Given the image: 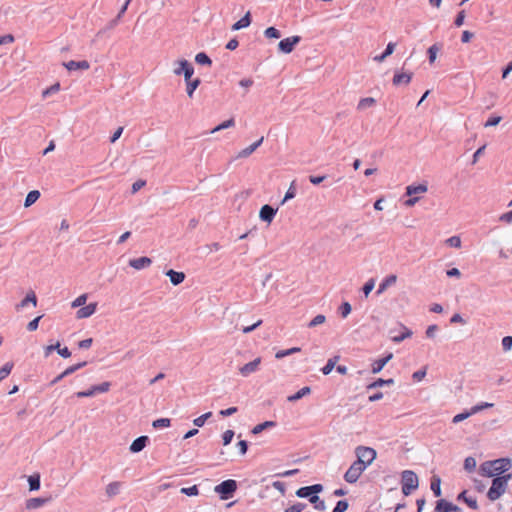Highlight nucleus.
I'll return each instance as SVG.
<instances>
[{
  "label": "nucleus",
  "mask_w": 512,
  "mask_h": 512,
  "mask_svg": "<svg viewBox=\"0 0 512 512\" xmlns=\"http://www.w3.org/2000/svg\"><path fill=\"white\" fill-rule=\"evenodd\" d=\"M40 197V192L38 190H32L30 191L24 202L25 207H30L32 204H34Z\"/></svg>",
  "instance_id": "cd10ccee"
},
{
  "label": "nucleus",
  "mask_w": 512,
  "mask_h": 512,
  "mask_svg": "<svg viewBox=\"0 0 512 512\" xmlns=\"http://www.w3.org/2000/svg\"><path fill=\"white\" fill-rule=\"evenodd\" d=\"M264 34L267 38H275V39H278L280 38L281 34L279 32L278 29H276L275 27H268L265 31H264Z\"/></svg>",
  "instance_id": "8fccbe9b"
},
{
  "label": "nucleus",
  "mask_w": 512,
  "mask_h": 512,
  "mask_svg": "<svg viewBox=\"0 0 512 512\" xmlns=\"http://www.w3.org/2000/svg\"><path fill=\"white\" fill-rule=\"evenodd\" d=\"M376 103V100L373 97H365L360 99L357 105L358 110H365L367 108H370L374 106Z\"/></svg>",
  "instance_id": "c85d7f7f"
},
{
  "label": "nucleus",
  "mask_w": 512,
  "mask_h": 512,
  "mask_svg": "<svg viewBox=\"0 0 512 512\" xmlns=\"http://www.w3.org/2000/svg\"><path fill=\"white\" fill-rule=\"evenodd\" d=\"M28 304H32L33 307L37 306V297L34 291H29L25 298L16 305V309L20 310L22 308H25Z\"/></svg>",
  "instance_id": "6ab92c4d"
},
{
  "label": "nucleus",
  "mask_w": 512,
  "mask_h": 512,
  "mask_svg": "<svg viewBox=\"0 0 512 512\" xmlns=\"http://www.w3.org/2000/svg\"><path fill=\"white\" fill-rule=\"evenodd\" d=\"M250 23H251L250 12H247L240 20H238L236 23L233 24L232 29L239 30L242 28H246L250 25Z\"/></svg>",
  "instance_id": "bb28decb"
},
{
  "label": "nucleus",
  "mask_w": 512,
  "mask_h": 512,
  "mask_svg": "<svg viewBox=\"0 0 512 512\" xmlns=\"http://www.w3.org/2000/svg\"><path fill=\"white\" fill-rule=\"evenodd\" d=\"M236 489L237 482L233 479H228L215 486L214 491L220 495L222 500H227L233 495Z\"/></svg>",
  "instance_id": "423d86ee"
},
{
  "label": "nucleus",
  "mask_w": 512,
  "mask_h": 512,
  "mask_svg": "<svg viewBox=\"0 0 512 512\" xmlns=\"http://www.w3.org/2000/svg\"><path fill=\"white\" fill-rule=\"evenodd\" d=\"M326 321V317L322 314H319L317 316H315L308 324V327L309 328H313V327H316L318 325H321L323 324L324 322Z\"/></svg>",
  "instance_id": "a18cd8bd"
},
{
  "label": "nucleus",
  "mask_w": 512,
  "mask_h": 512,
  "mask_svg": "<svg viewBox=\"0 0 512 512\" xmlns=\"http://www.w3.org/2000/svg\"><path fill=\"white\" fill-rule=\"evenodd\" d=\"M121 486L122 483L119 481L110 482L105 488L106 495L109 498L116 496L117 494H119Z\"/></svg>",
  "instance_id": "5701e85b"
},
{
  "label": "nucleus",
  "mask_w": 512,
  "mask_h": 512,
  "mask_svg": "<svg viewBox=\"0 0 512 512\" xmlns=\"http://www.w3.org/2000/svg\"><path fill=\"white\" fill-rule=\"evenodd\" d=\"M87 298V294H81L72 301L71 306L73 308L82 307L83 305H85Z\"/></svg>",
  "instance_id": "a19ab883"
},
{
  "label": "nucleus",
  "mask_w": 512,
  "mask_h": 512,
  "mask_svg": "<svg viewBox=\"0 0 512 512\" xmlns=\"http://www.w3.org/2000/svg\"><path fill=\"white\" fill-rule=\"evenodd\" d=\"M64 66L69 71L78 70V69L88 70L90 68V64L86 60H82V61L71 60L69 62L64 63Z\"/></svg>",
  "instance_id": "f3484780"
},
{
  "label": "nucleus",
  "mask_w": 512,
  "mask_h": 512,
  "mask_svg": "<svg viewBox=\"0 0 512 512\" xmlns=\"http://www.w3.org/2000/svg\"><path fill=\"white\" fill-rule=\"evenodd\" d=\"M310 392H311L310 387H307V386L303 387L297 393H295L294 395L289 396L288 400L290 402L297 401V400L301 399L302 397H304L305 395H308Z\"/></svg>",
  "instance_id": "2f4dec72"
},
{
  "label": "nucleus",
  "mask_w": 512,
  "mask_h": 512,
  "mask_svg": "<svg viewBox=\"0 0 512 512\" xmlns=\"http://www.w3.org/2000/svg\"><path fill=\"white\" fill-rule=\"evenodd\" d=\"M29 488L31 491L38 490L40 488V476L32 475L28 478Z\"/></svg>",
  "instance_id": "4c0bfd02"
},
{
  "label": "nucleus",
  "mask_w": 512,
  "mask_h": 512,
  "mask_svg": "<svg viewBox=\"0 0 512 512\" xmlns=\"http://www.w3.org/2000/svg\"><path fill=\"white\" fill-rule=\"evenodd\" d=\"M459 499H462L472 509H477V507H478L477 500L475 498H472V497H467L466 496V491H463L459 495Z\"/></svg>",
  "instance_id": "f704fd0d"
},
{
  "label": "nucleus",
  "mask_w": 512,
  "mask_h": 512,
  "mask_svg": "<svg viewBox=\"0 0 512 512\" xmlns=\"http://www.w3.org/2000/svg\"><path fill=\"white\" fill-rule=\"evenodd\" d=\"M166 275L169 277L173 285H179L185 279V274L183 272H177L172 269L168 270Z\"/></svg>",
  "instance_id": "b1692460"
},
{
  "label": "nucleus",
  "mask_w": 512,
  "mask_h": 512,
  "mask_svg": "<svg viewBox=\"0 0 512 512\" xmlns=\"http://www.w3.org/2000/svg\"><path fill=\"white\" fill-rule=\"evenodd\" d=\"M511 478V474L495 477L492 481L491 487L487 492L488 499L491 501H496L499 499L506 492L508 482Z\"/></svg>",
  "instance_id": "f03ea898"
},
{
  "label": "nucleus",
  "mask_w": 512,
  "mask_h": 512,
  "mask_svg": "<svg viewBox=\"0 0 512 512\" xmlns=\"http://www.w3.org/2000/svg\"><path fill=\"white\" fill-rule=\"evenodd\" d=\"M235 125V121L233 118H230L224 122H222L221 124H219L218 126H216L215 128H213L211 130V133H216L218 131H221L223 129H227V128H230V127H233Z\"/></svg>",
  "instance_id": "c9c22d12"
},
{
  "label": "nucleus",
  "mask_w": 512,
  "mask_h": 512,
  "mask_svg": "<svg viewBox=\"0 0 512 512\" xmlns=\"http://www.w3.org/2000/svg\"><path fill=\"white\" fill-rule=\"evenodd\" d=\"M295 196H296V182H295V180H293L290 183L288 190L286 191V194L282 200V204H284L286 201H288L290 199H293Z\"/></svg>",
  "instance_id": "473e14b6"
},
{
  "label": "nucleus",
  "mask_w": 512,
  "mask_h": 512,
  "mask_svg": "<svg viewBox=\"0 0 512 512\" xmlns=\"http://www.w3.org/2000/svg\"><path fill=\"white\" fill-rule=\"evenodd\" d=\"M323 489L321 484L301 487L296 491V495L301 498H310L313 494L321 492Z\"/></svg>",
  "instance_id": "9d476101"
},
{
  "label": "nucleus",
  "mask_w": 512,
  "mask_h": 512,
  "mask_svg": "<svg viewBox=\"0 0 512 512\" xmlns=\"http://www.w3.org/2000/svg\"><path fill=\"white\" fill-rule=\"evenodd\" d=\"M263 140H264V138L261 137L256 142H254L251 145H249L248 147L242 149L238 153L237 157L238 158H246V157L250 156L263 143Z\"/></svg>",
  "instance_id": "412c9836"
},
{
  "label": "nucleus",
  "mask_w": 512,
  "mask_h": 512,
  "mask_svg": "<svg viewBox=\"0 0 512 512\" xmlns=\"http://www.w3.org/2000/svg\"><path fill=\"white\" fill-rule=\"evenodd\" d=\"M151 263H152L151 258L146 257V256L131 259L129 261V265L136 270H141V269L147 268L151 265Z\"/></svg>",
  "instance_id": "4468645a"
},
{
  "label": "nucleus",
  "mask_w": 512,
  "mask_h": 512,
  "mask_svg": "<svg viewBox=\"0 0 512 512\" xmlns=\"http://www.w3.org/2000/svg\"><path fill=\"white\" fill-rule=\"evenodd\" d=\"M446 243L454 248H460L461 247V239L458 236H452L446 240Z\"/></svg>",
  "instance_id": "4d7b16f0"
},
{
  "label": "nucleus",
  "mask_w": 512,
  "mask_h": 512,
  "mask_svg": "<svg viewBox=\"0 0 512 512\" xmlns=\"http://www.w3.org/2000/svg\"><path fill=\"white\" fill-rule=\"evenodd\" d=\"M152 425L154 428H166L171 425V421L168 418H160L153 421Z\"/></svg>",
  "instance_id": "37998d69"
},
{
  "label": "nucleus",
  "mask_w": 512,
  "mask_h": 512,
  "mask_svg": "<svg viewBox=\"0 0 512 512\" xmlns=\"http://www.w3.org/2000/svg\"><path fill=\"white\" fill-rule=\"evenodd\" d=\"M261 362H262L261 357H257L253 361L240 367L239 373L243 377H248L249 375H251L252 373H255L259 369Z\"/></svg>",
  "instance_id": "1a4fd4ad"
},
{
  "label": "nucleus",
  "mask_w": 512,
  "mask_h": 512,
  "mask_svg": "<svg viewBox=\"0 0 512 512\" xmlns=\"http://www.w3.org/2000/svg\"><path fill=\"white\" fill-rule=\"evenodd\" d=\"M339 356H334L330 359H328L326 365L321 369L322 370V373L324 375H328L331 373V371L334 369L335 365L337 364V362L339 361Z\"/></svg>",
  "instance_id": "c756f323"
},
{
  "label": "nucleus",
  "mask_w": 512,
  "mask_h": 512,
  "mask_svg": "<svg viewBox=\"0 0 512 512\" xmlns=\"http://www.w3.org/2000/svg\"><path fill=\"white\" fill-rule=\"evenodd\" d=\"M276 213L277 209H274L272 206L265 204L260 209L259 217L262 221L270 224L273 221Z\"/></svg>",
  "instance_id": "f8f14e48"
},
{
  "label": "nucleus",
  "mask_w": 512,
  "mask_h": 512,
  "mask_svg": "<svg viewBox=\"0 0 512 512\" xmlns=\"http://www.w3.org/2000/svg\"><path fill=\"white\" fill-rule=\"evenodd\" d=\"M465 470L471 472L476 468V460L473 457H467L464 461Z\"/></svg>",
  "instance_id": "5fc2aeb1"
},
{
  "label": "nucleus",
  "mask_w": 512,
  "mask_h": 512,
  "mask_svg": "<svg viewBox=\"0 0 512 512\" xmlns=\"http://www.w3.org/2000/svg\"><path fill=\"white\" fill-rule=\"evenodd\" d=\"M441 480L439 477L434 476L431 480V490L433 491L434 495L436 497H439L441 495V488H440Z\"/></svg>",
  "instance_id": "72a5a7b5"
},
{
  "label": "nucleus",
  "mask_w": 512,
  "mask_h": 512,
  "mask_svg": "<svg viewBox=\"0 0 512 512\" xmlns=\"http://www.w3.org/2000/svg\"><path fill=\"white\" fill-rule=\"evenodd\" d=\"M201 80L199 78H195L194 80L186 83V92L189 98L193 97L194 91L200 85Z\"/></svg>",
  "instance_id": "7c9ffc66"
},
{
  "label": "nucleus",
  "mask_w": 512,
  "mask_h": 512,
  "mask_svg": "<svg viewBox=\"0 0 512 512\" xmlns=\"http://www.w3.org/2000/svg\"><path fill=\"white\" fill-rule=\"evenodd\" d=\"M306 505L304 503L298 502L295 503L285 509V512H302Z\"/></svg>",
  "instance_id": "603ef678"
},
{
  "label": "nucleus",
  "mask_w": 512,
  "mask_h": 512,
  "mask_svg": "<svg viewBox=\"0 0 512 512\" xmlns=\"http://www.w3.org/2000/svg\"><path fill=\"white\" fill-rule=\"evenodd\" d=\"M300 40V36L287 37L279 42L278 48L281 52L289 54L294 50L295 45H297Z\"/></svg>",
  "instance_id": "6e6552de"
},
{
  "label": "nucleus",
  "mask_w": 512,
  "mask_h": 512,
  "mask_svg": "<svg viewBox=\"0 0 512 512\" xmlns=\"http://www.w3.org/2000/svg\"><path fill=\"white\" fill-rule=\"evenodd\" d=\"M14 41H15V38L12 34L0 36V45L11 44Z\"/></svg>",
  "instance_id": "774afa93"
},
{
  "label": "nucleus",
  "mask_w": 512,
  "mask_h": 512,
  "mask_svg": "<svg viewBox=\"0 0 512 512\" xmlns=\"http://www.w3.org/2000/svg\"><path fill=\"white\" fill-rule=\"evenodd\" d=\"M173 73L176 76L183 75V73L192 66V64L186 59H178L174 62Z\"/></svg>",
  "instance_id": "dca6fc26"
},
{
  "label": "nucleus",
  "mask_w": 512,
  "mask_h": 512,
  "mask_svg": "<svg viewBox=\"0 0 512 512\" xmlns=\"http://www.w3.org/2000/svg\"><path fill=\"white\" fill-rule=\"evenodd\" d=\"M181 493L187 496H197L199 494V489L197 485H193L191 487L181 488Z\"/></svg>",
  "instance_id": "49530a36"
},
{
  "label": "nucleus",
  "mask_w": 512,
  "mask_h": 512,
  "mask_svg": "<svg viewBox=\"0 0 512 512\" xmlns=\"http://www.w3.org/2000/svg\"><path fill=\"white\" fill-rule=\"evenodd\" d=\"M195 61L200 65H208L212 64L211 59L203 52L196 54Z\"/></svg>",
  "instance_id": "e433bc0d"
},
{
  "label": "nucleus",
  "mask_w": 512,
  "mask_h": 512,
  "mask_svg": "<svg viewBox=\"0 0 512 512\" xmlns=\"http://www.w3.org/2000/svg\"><path fill=\"white\" fill-rule=\"evenodd\" d=\"M428 191L427 184H418V185H409L406 187V195L410 196L409 199H407L404 202V205L406 207H413L419 200V195H423Z\"/></svg>",
  "instance_id": "7ed1b4c3"
},
{
  "label": "nucleus",
  "mask_w": 512,
  "mask_h": 512,
  "mask_svg": "<svg viewBox=\"0 0 512 512\" xmlns=\"http://www.w3.org/2000/svg\"><path fill=\"white\" fill-rule=\"evenodd\" d=\"M459 508L455 505H453L452 503L446 501V500H439L437 502V505H436V508L435 510L437 512H453V511H457Z\"/></svg>",
  "instance_id": "4be33fe9"
},
{
  "label": "nucleus",
  "mask_w": 512,
  "mask_h": 512,
  "mask_svg": "<svg viewBox=\"0 0 512 512\" xmlns=\"http://www.w3.org/2000/svg\"><path fill=\"white\" fill-rule=\"evenodd\" d=\"M393 354L389 353L387 356L377 359L372 363V373L376 374L379 373L384 366L392 359Z\"/></svg>",
  "instance_id": "aec40b11"
},
{
  "label": "nucleus",
  "mask_w": 512,
  "mask_h": 512,
  "mask_svg": "<svg viewBox=\"0 0 512 512\" xmlns=\"http://www.w3.org/2000/svg\"><path fill=\"white\" fill-rule=\"evenodd\" d=\"M425 375H426V370L425 369L418 370V371L413 373L412 378H413V380L415 382H420V381H422L424 379Z\"/></svg>",
  "instance_id": "338daca9"
},
{
  "label": "nucleus",
  "mask_w": 512,
  "mask_h": 512,
  "mask_svg": "<svg viewBox=\"0 0 512 512\" xmlns=\"http://www.w3.org/2000/svg\"><path fill=\"white\" fill-rule=\"evenodd\" d=\"M471 415H473V414L471 413V411H470V412H465V413L457 414V415H455V416L453 417L452 422H453V423H455V424H456V423H459V422H461V421H463V420L467 419V418H468L469 416H471Z\"/></svg>",
  "instance_id": "0e129e2a"
},
{
  "label": "nucleus",
  "mask_w": 512,
  "mask_h": 512,
  "mask_svg": "<svg viewBox=\"0 0 512 512\" xmlns=\"http://www.w3.org/2000/svg\"><path fill=\"white\" fill-rule=\"evenodd\" d=\"M87 363L84 361V362H80V363H77L75 365H72V366H69L68 368H66L64 370V374H67V375H71L73 374L74 372H76L77 370L81 369L82 367H84Z\"/></svg>",
  "instance_id": "3c124183"
},
{
  "label": "nucleus",
  "mask_w": 512,
  "mask_h": 512,
  "mask_svg": "<svg viewBox=\"0 0 512 512\" xmlns=\"http://www.w3.org/2000/svg\"><path fill=\"white\" fill-rule=\"evenodd\" d=\"M97 392L94 391V386H92L89 390L87 391H79L76 393V396L78 398H84V397H91V396H94Z\"/></svg>",
  "instance_id": "69168bd1"
},
{
  "label": "nucleus",
  "mask_w": 512,
  "mask_h": 512,
  "mask_svg": "<svg viewBox=\"0 0 512 512\" xmlns=\"http://www.w3.org/2000/svg\"><path fill=\"white\" fill-rule=\"evenodd\" d=\"M397 282V275L396 274H390L386 276L381 283L378 286V289L376 291L377 295H381L384 293L389 287L394 285Z\"/></svg>",
  "instance_id": "ddd939ff"
},
{
  "label": "nucleus",
  "mask_w": 512,
  "mask_h": 512,
  "mask_svg": "<svg viewBox=\"0 0 512 512\" xmlns=\"http://www.w3.org/2000/svg\"><path fill=\"white\" fill-rule=\"evenodd\" d=\"M357 460L356 462L364 465L367 468L376 458V451L371 447L358 446L355 450Z\"/></svg>",
  "instance_id": "39448f33"
},
{
  "label": "nucleus",
  "mask_w": 512,
  "mask_h": 512,
  "mask_svg": "<svg viewBox=\"0 0 512 512\" xmlns=\"http://www.w3.org/2000/svg\"><path fill=\"white\" fill-rule=\"evenodd\" d=\"M440 48L434 44L428 49V55H429V62L430 64H433L436 60L437 53L439 52Z\"/></svg>",
  "instance_id": "de8ad7c7"
},
{
  "label": "nucleus",
  "mask_w": 512,
  "mask_h": 512,
  "mask_svg": "<svg viewBox=\"0 0 512 512\" xmlns=\"http://www.w3.org/2000/svg\"><path fill=\"white\" fill-rule=\"evenodd\" d=\"M110 389V383L109 382H103L100 385L94 386V391L97 393H105Z\"/></svg>",
  "instance_id": "e2e57ef3"
},
{
  "label": "nucleus",
  "mask_w": 512,
  "mask_h": 512,
  "mask_svg": "<svg viewBox=\"0 0 512 512\" xmlns=\"http://www.w3.org/2000/svg\"><path fill=\"white\" fill-rule=\"evenodd\" d=\"M402 493L405 496L411 494V492L418 488L419 479L418 476L411 470H405L402 472Z\"/></svg>",
  "instance_id": "20e7f679"
},
{
  "label": "nucleus",
  "mask_w": 512,
  "mask_h": 512,
  "mask_svg": "<svg viewBox=\"0 0 512 512\" xmlns=\"http://www.w3.org/2000/svg\"><path fill=\"white\" fill-rule=\"evenodd\" d=\"M233 437H234V431L226 430L222 435L223 445L226 446V445L230 444Z\"/></svg>",
  "instance_id": "13d9d810"
},
{
  "label": "nucleus",
  "mask_w": 512,
  "mask_h": 512,
  "mask_svg": "<svg viewBox=\"0 0 512 512\" xmlns=\"http://www.w3.org/2000/svg\"><path fill=\"white\" fill-rule=\"evenodd\" d=\"M374 286H375V282H374V280H373V279L368 280V281L364 284V286H363L362 290H363V293H364V295H365L366 297L371 293V291L373 290Z\"/></svg>",
  "instance_id": "bf43d9fd"
},
{
  "label": "nucleus",
  "mask_w": 512,
  "mask_h": 512,
  "mask_svg": "<svg viewBox=\"0 0 512 512\" xmlns=\"http://www.w3.org/2000/svg\"><path fill=\"white\" fill-rule=\"evenodd\" d=\"M48 502V499L46 498H30L26 501V508L27 509H37L41 506H43L44 504H46Z\"/></svg>",
  "instance_id": "a878e982"
},
{
  "label": "nucleus",
  "mask_w": 512,
  "mask_h": 512,
  "mask_svg": "<svg viewBox=\"0 0 512 512\" xmlns=\"http://www.w3.org/2000/svg\"><path fill=\"white\" fill-rule=\"evenodd\" d=\"M13 366L14 365L12 362H7L2 368H0V382L8 377L13 369Z\"/></svg>",
  "instance_id": "58836bf2"
},
{
  "label": "nucleus",
  "mask_w": 512,
  "mask_h": 512,
  "mask_svg": "<svg viewBox=\"0 0 512 512\" xmlns=\"http://www.w3.org/2000/svg\"><path fill=\"white\" fill-rule=\"evenodd\" d=\"M502 347L505 352H508L512 348V336H506L502 339Z\"/></svg>",
  "instance_id": "052dcab7"
},
{
  "label": "nucleus",
  "mask_w": 512,
  "mask_h": 512,
  "mask_svg": "<svg viewBox=\"0 0 512 512\" xmlns=\"http://www.w3.org/2000/svg\"><path fill=\"white\" fill-rule=\"evenodd\" d=\"M148 441L149 438L147 436L138 437L130 445V451L133 453H138L142 451L146 447Z\"/></svg>",
  "instance_id": "a211bd4d"
},
{
  "label": "nucleus",
  "mask_w": 512,
  "mask_h": 512,
  "mask_svg": "<svg viewBox=\"0 0 512 512\" xmlns=\"http://www.w3.org/2000/svg\"><path fill=\"white\" fill-rule=\"evenodd\" d=\"M412 77V72L397 71L393 76L392 83L395 86L408 85L411 82Z\"/></svg>",
  "instance_id": "9b49d317"
},
{
  "label": "nucleus",
  "mask_w": 512,
  "mask_h": 512,
  "mask_svg": "<svg viewBox=\"0 0 512 512\" xmlns=\"http://www.w3.org/2000/svg\"><path fill=\"white\" fill-rule=\"evenodd\" d=\"M351 310V305L348 302L342 303V305L339 308V312L342 318H346L351 313Z\"/></svg>",
  "instance_id": "864d4df0"
},
{
  "label": "nucleus",
  "mask_w": 512,
  "mask_h": 512,
  "mask_svg": "<svg viewBox=\"0 0 512 512\" xmlns=\"http://www.w3.org/2000/svg\"><path fill=\"white\" fill-rule=\"evenodd\" d=\"M511 467V461L508 458H500L492 461H486L480 465L479 472L485 477H495L506 471Z\"/></svg>",
  "instance_id": "f257e3e1"
},
{
  "label": "nucleus",
  "mask_w": 512,
  "mask_h": 512,
  "mask_svg": "<svg viewBox=\"0 0 512 512\" xmlns=\"http://www.w3.org/2000/svg\"><path fill=\"white\" fill-rule=\"evenodd\" d=\"M275 425L274 422L272 421H266L264 423H261V424H258L256 425L253 429H252V433L253 434H259L261 433L264 429L268 428V427H273Z\"/></svg>",
  "instance_id": "ea45409f"
},
{
  "label": "nucleus",
  "mask_w": 512,
  "mask_h": 512,
  "mask_svg": "<svg viewBox=\"0 0 512 512\" xmlns=\"http://www.w3.org/2000/svg\"><path fill=\"white\" fill-rule=\"evenodd\" d=\"M393 383H394L393 379L384 380V379L379 378L376 381H374L373 383L369 384L367 388L372 389V388L383 386L385 384L391 385Z\"/></svg>",
  "instance_id": "c03bdc74"
},
{
  "label": "nucleus",
  "mask_w": 512,
  "mask_h": 512,
  "mask_svg": "<svg viewBox=\"0 0 512 512\" xmlns=\"http://www.w3.org/2000/svg\"><path fill=\"white\" fill-rule=\"evenodd\" d=\"M96 309H97V303L96 302L95 303H90L87 306L81 307L77 311L76 317H77V319L88 318V317L92 316L96 312Z\"/></svg>",
  "instance_id": "2eb2a0df"
},
{
  "label": "nucleus",
  "mask_w": 512,
  "mask_h": 512,
  "mask_svg": "<svg viewBox=\"0 0 512 512\" xmlns=\"http://www.w3.org/2000/svg\"><path fill=\"white\" fill-rule=\"evenodd\" d=\"M396 48V43L394 42H389L386 46V49L384 50V52L380 55H377L374 57V61L378 62V63H381L383 62L387 57H389L395 50Z\"/></svg>",
  "instance_id": "393cba45"
},
{
  "label": "nucleus",
  "mask_w": 512,
  "mask_h": 512,
  "mask_svg": "<svg viewBox=\"0 0 512 512\" xmlns=\"http://www.w3.org/2000/svg\"><path fill=\"white\" fill-rule=\"evenodd\" d=\"M365 469L366 468L364 465H361L355 461L346 471L344 475L345 481L348 483H355L360 478Z\"/></svg>",
  "instance_id": "0eeeda50"
},
{
  "label": "nucleus",
  "mask_w": 512,
  "mask_h": 512,
  "mask_svg": "<svg viewBox=\"0 0 512 512\" xmlns=\"http://www.w3.org/2000/svg\"><path fill=\"white\" fill-rule=\"evenodd\" d=\"M211 416H212V413H211V412H207V413H205V414H203V415H201V416H199V417L195 418V419L193 420V423H194V425H195V426H197V427H202V426L205 424L206 420H207L208 418H210Z\"/></svg>",
  "instance_id": "79ce46f5"
},
{
  "label": "nucleus",
  "mask_w": 512,
  "mask_h": 512,
  "mask_svg": "<svg viewBox=\"0 0 512 512\" xmlns=\"http://www.w3.org/2000/svg\"><path fill=\"white\" fill-rule=\"evenodd\" d=\"M348 508V503L345 500H340L337 502L335 508L333 509V512H344Z\"/></svg>",
  "instance_id": "680f3d73"
},
{
  "label": "nucleus",
  "mask_w": 512,
  "mask_h": 512,
  "mask_svg": "<svg viewBox=\"0 0 512 512\" xmlns=\"http://www.w3.org/2000/svg\"><path fill=\"white\" fill-rule=\"evenodd\" d=\"M403 329H404V331L401 335L394 336L392 338V340L394 342L399 343V342L403 341L404 339L411 337L412 331L410 329H408L407 327H404Z\"/></svg>",
  "instance_id": "09e8293b"
},
{
  "label": "nucleus",
  "mask_w": 512,
  "mask_h": 512,
  "mask_svg": "<svg viewBox=\"0 0 512 512\" xmlns=\"http://www.w3.org/2000/svg\"><path fill=\"white\" fill-rule=\"evenodd\" d=\"M502 120L501 116H491L485 123L484 127H492L498 125Z\"/></svg>",
  "instance_id": "6e6d98bb"
}]
</instances>
